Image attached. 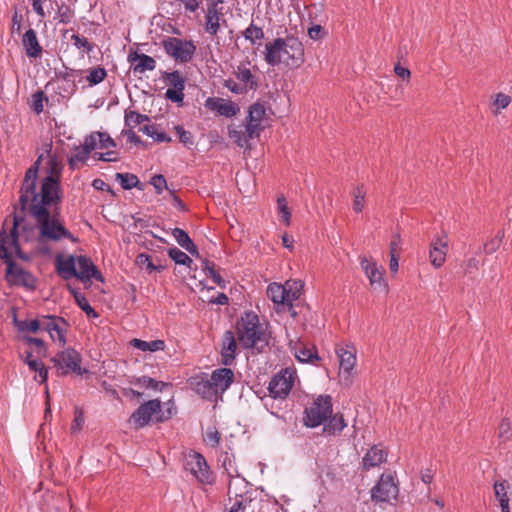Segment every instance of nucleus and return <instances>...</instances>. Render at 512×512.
Instances as JSON below:
<instances>
[{
  "label": "nucleus",
  "mask_w": 512,
  "mask_h": 512,
  "mask_svg": "<svg viewBox=\"0 0 512 512\" xmlns=\"http://www.w3.org/2000/svg\"><path fill=\"white\" fill-rule=\"evenodd\" d=\"M40 157L25 173L20 190V204L24 211H28L35 219L38 229V240L36 249L43 254L50 253L47 243H59L63 239L76 243L78 239L65 227L59 213L55 210L50 212L48 206L57 204L59 187L53 177L47 178L40 192H36V180L38 174V163Z\"/></svg>",
  "instance_id": "1"
},
{
  "label": "nucleus",
  "mask_w": 512,
  "mask_h": 512,
  "mask_svg": "<svg viewBox=\"0 0 512 512\" xmlns=\"http://www.w3.org/2000/svg\"><path fill=\"white\" fill-rule=\"evenodd\" d=\"M18 222L15 218L13 227L9 234L4 230L0 233V258L7 264V280L17 286H24L27 289L33 290L36 287V280L34 276L23 269L20 265L15 264L11 257L10 251L14 250L19 258L27 259L21 251V241L28 242V235L24 228L21 233L18 232Z\"/></svg>",
  "instance_id": "2"
},
{
  "label": "nucleus",
  "mask_w": 512,
  "mask_h": 512,
  "mask_svg": "<svg viewBox=\"0 0 512 512\" xmlns=\"http://www.w3.org/2000/svg\"><path fill=\"white\" fill-rule=\"evenodd\" d=\"M332 398L329 395L318 396L305 408L303 422L310 428L323 425V432L327 435L339 434L346 423L342 414H332Z\"/></svg>",
  "instance_id": "3"
},
{
  "label": "nucleus",
  "mask_w": 512,
  "mask_h": 512,
  "mask_svg": "<svg viewBox=\"0 0 512 512\" xmlns=\"http://www.w3.org/2000/svg\"><path fill=\"white\" fill-rule=\"evenodd\" d=\"M264 59L270 66L281 64L289 68H298L304 63L302 42L293 36L276 38L265 44Z\"/></svg>",
  "instance_id": "4"
},
{
  "label": "nucleus",
  "mask_w": 512,
  "mask_h": 512,
  "mask_svg": "<svg viewBox=\"0 0 512 512\" xmlns=\"http://www.w3.org/2000/svg\"><path fill=\"white\" fill-rule=\"evenodd\" d=\"M237 334L240 343L247 347H256L265 343V330L259 322V317L253 313H245L237 324Z\"/></svg>",
  "instance_id": "5"
},
{
  "label": "nucleus",
  "mask_w": 512,
  "mask_h": 512,
  "mask_svg": "<svg viewBox=\"0 0 512 512\" xmlns=\"http://www.w3.org/2000/svg\"><path fill=\"white\" fill-rule=\"evenodd\" d=\"M165 53L177 62L187 63L192 60L196 45L192 40L168 37L162 41Z\"/></svg>",
  "instance_id": "6"
},
{
  "label": "nucleus",
  "mask_w": 512,
  "mask_h": 512,
  "mask_svg": "<svg viewBox=\"0 0 512 512\" xmlns=\"http://www.w3.org/2000/svg\"><path fill=\"white\" fill-rule=\"evenodd\" d=\"M399 494V485L395 473H383L371 490V498L376 502H389Z\"/></svg>",
  "instance_id": "7"
},
{
  "label": "nucleus",
  "mask_w": 512,
  "mask_h": 512,
  "mask_svg": "<svg viewBox=\"0 0 512 512\" xmlns=\"http://www.w3.org/2000/svg\"><path fill=\"white\" fill-rule=\"evenodd\" d=\"M51 361L54 363V366L61 375H66L70 372H74L79 375L83 374L80 367L81 356L75 349L68 348L58 352Z\"/></svg>",
  "instance_id": "8"
},
{
  "label": "nucleus",
  "mask_w": 512,
  "mask_h": 512,
  "mask_svg": "<svg viewBox=\"0 0 512 512\" xmlns=\"http://www.w3.org/2000/svg\"><path fill=\"white\" fill-rule=\"evenodd\" d=\"M185 469L201 484H212L214 476L205 458L196 452L189 454L185 461Z\"/></svg>",
  "instance_id": "9"
},
{
  "label": "nucleus",
  "mask_w": 512,
  "mask_h": 512,
  "mask_svg": "<svg viewBox=\"0 0 512 512\" xmlns=\"http://www.w3.org/2000/svg\"><path fill=\"white\" fill-rule=\"evenodd\" d=\"M296 372L293 369L286 368L276 374L269 383V392L273 398L284 399L290 393Z\"/></svg>",
  "instance_id": "10"
},
{
  "label": "nucleus",
  "mask_w": 512,
  "mask_h": 512,
  "mask_svg": "<svg viewBox=\"0 0 512 512\" xmlns=\"http://www.w3.org/2000/svg\"><path fill=\"white\" fill-rule=\"evenodd\" d=\"M360 266L369 279L370 286L377 291L387 292L388 284L383 277L384 270L372 258L360 257Z\"/></svg>",
  "instance_id": "11"
},
{
  "label": "nucleus",
  "mask_w": 512,
  "mask_h": 512,
  "mask_svg": "<svg viewBox=\"0 0 512 512\" xmlns=\"http://www.w3.org/2000/svg\"><path fill=\"white\" fill-rule=\"evenodd\" d=\"M161 411V402L158 399L149 400L140 405L131 415L130 422L136 429L146 426L152 416Z\"/></svg>",
  "instance_id": "12"
},
{
  "label": "nucleus",
  "mask_w": 512,
  "mask_h": 512,
  "mask_svg": "<svg viewBox=\"0 0 512 512\" xmlns=\"http://www.w3.org/2000/svg\"><path fill=\"white\" fill-rule=\"evenodd\" d=\"M336 354L339 359L340 376L350 381L351 373L356 364V349L352 345H339L336 347Z\"/></svg>",
  "instance_id": "13"
},
{
  "label": "nucleus",
  "mask_w": 512,
  "mask_h": 512,
  "mask_svg": "<svg viewBox=\"0 0 512 512\" xmlns=\"http://www.w3.org/2000/svg\"><path fill=\"white\" fill-rule=\"evenodd\" d=\"M266 117V108L264 104L256 102L249 107L248 115L245 119V125L247 126L248 134L250 136H260V132L263 130V121Z\"/></svg>",
  "instance_id": "14"
},
{
  "label": "nucleus",
  "mask_w": 512,
  "mask_h": 512,
  "mask_svg": "<svg viewBox=\"0 0 512 512\" xmlns=\"http://www.w3.org/2000/svg\"><path fill=\"white\" fill-rule=\"evenodd\" d=\"M68 328V323L65 319L56 316H43L42 330L48 332L53 341H59L63 346L66 342L65 333Z\"/></svg>",
  "instance_id": "15"
},
{
  "label": "nucleus",
  "mask_w": 512,
  "mask_h": 512,
  "mask_svg": "<svg viewBox=\"0 0 512 512\" xmlns=\"http://www.w3.org/2000/svg\"><path fill=\"white\" fill-rule=\"evenodd\" d=\"M447 252L448 239L445 234L436 236L431 240L429 248V260L435 269L443 266L446 261Z\"/></svg>",
  "instance_id": "16"
},
{
  "label": "nucleus",
  "mask_w": 512,
  "mask_h": 512,
  "mask_svg": "<svg viewBox=\"0 0 512 512\" xmlns=\"http://www.w3.org/2000/svg\"><path fill=\"white\" fill-rule=\"evenodd\" d=\"M223 7H206L205 9V31L211 36H216L221 26H227Z\"/></svg>",
  "instance_id": "17"
},
{
  "label": "nucleus",
  "mask_w": 512,
  "mask_h": 512,
  "mask_svg": "<svg viewBox=\"0 0 512 512\" xmlns=\"http://www.w3.org/2000/svg\"><path fill=\"white\" fill-rule=\"evenodd\" d=\"M81 282L86 283L92 278L103 282V277L93 262L86 256H77L76 275Z\"/></svg>",
  "instance_id": "18"
},
{
  "label": "nucleus",
  "mask_w": 512,
  "mask_h": 512,
  "mask_svg": "<svg viewBox=\"0 0 512 512\" xmlns=\"http://www.w3.org/2000/svg\"><path fill=\"white\" fill-rule=\"evenodd\" d=\"M205 106L225 117H233L240 111V108L236 103L223 98H208Z\"/></svg>",
  "instance_id": "19"
},
{
  "label": "nucleus",
  "mask_w": 512,
  "mask_h": 512,
  "mask_svg": "<svg viewBox=\"0 0 512 512\" xmlns=\"http://www.w3.org/2000/svg\"><path fill=\"white\" fill-rule=\"evenodd\" d=\"M236 79L248 90H256L258 87L257 76L250 68V62H240L233 70Z\"/></svg>",
  "instance_id": "20"
},
{
  "label": "nucleus",
  "mask_w": 512,
  "mask_h": 512,
  "mask_svg": "<svg viewBox=\"0 0 512 512\" xmlns=\"http://www.w3.org/2000/svg\"><path fill=\"white\" fill-rule=\"evenodd\" d=\"M234 372L230 368H219L212 372L210 382L218 394H223L233 383Z\"/></svg>",
  "instance_id": "21"
},
{
  "label": "nucleus",
  "mask_w": 512,
  "mask_h": 512,
  "mask_svg": "<svg viewBox=\"0 0 512 512\" xmlns=\"http://www.w3.org/2000/svg\"><path fill=\"white\" fill-rule=\"evenodd\" d=\"M388 452L381 445H374L364 454L362 458L363 469L369 470L380 466L387 461Z\"/></svg>",
  "instance_id": "22"
},
{
  "label": "nucleus",
  "mask_w": 512,
  "mask_h": 512,
  "mask_svg": "<svg viewBox=\"0 0 512 512\" xmlns=\"http://www.w3.org/2000/svg\"><path fill=\"white\" fill-rule=\"evenodd\" d=\"M128 61L131 63L135 74H143L146 71L154 70L156 67V61L153 57L137 52L130 53L128 55Z\"/></svg>",
  "instance_id": "23"
},
{
  "label": "nucleus",
  "mask_w": 512,
  "mask_h": 512,
  "mask_svg": "<svg viewBox=\"0 0 512 512\" xmlns=\"http://www.w3.org/2000/svg\"><path fill=\"white\" fill-rule=\"evenodd\" d=\"M22 45L29 58H40L43 48L40 45L34 29L27 30L22 37Z\"/></svg>",
  "instance_id": "24"
},
{
  "label": "nucleus",
  "mask_w": 512,
  "mask_h": 512,
  "mask_svg": "<svg viewBox=\"0 0 512 512\" xmlns=\"http://www.w3.org/2000/svg\"><path fill=\"white\" fill-rule=\"evenodd\" d=\"M237 349V343L234 337L233 332L226 331L222 336V349H221V358L222 363L226 366H229L233 363L235 359V353Z\"/></svg>",
  "instance_id": "25"
},
{
  "label": "nucleus",
  "mask_w": 512,
  "mask_h": 512,
  "mask_svg": "<svg viewBox=\"0 0 512 512\" xmlns=\"http://www.w3.org/2000/svg\"><path fill=\"white\" fill-rule=\"evenodd\" d=\"M93 151L92 142H87L84 139V142L81 146H77L74 149V152L68 158V165L72 170H75L79 167V164H84L88 158L90 153Z\"/></svg>",
  "instance_id": "26"
},
{
  "label": "nucleus",
  "mask_w": 512,
  "mask_h": 512,
  "mask_svg": "<svg viewBox=\"0 0 512 512\" xmlns=\"http://www.w3.org/2000/svg\"><path fill=\"white\" fill-rule=\"evenodd\" d=\"M56 268L59 275H61L64 279H70L71 277H75L76 275V265H77V257L75 256H57L56 257Z\"/></svg>",
  "instance_id": "27"
},
{
  "label": "nucleus",
  "mask_w": 512,
  "mask_h": 512,
  "mask_svg": "<svg viewBox=\"0 0 512 512\" xmlns=\"http://www.w3.org/2000/svg\"><path fill=\"white\" fill-rule=\"evenodd\" d=\"M228 136H229V138H231L234 141V143L238 147L245 148V149L250 148V144H249L250 140L258 137V136H250V134H248L246 125H245L244 129L241 126L230 125L228 127Z\"/></svg>",
  "instance_id": "28"
},
{
  "label": "nucleus",
  "mask_w": 512,
  "mask_h": 512,
  "mask_svg": "<svg viewBox=\"0 0 512 512\" xmlns=\"http://www.w3.org/2000/svg\"><path fill=\"white\" fill-rule=\"evenodd\" d=\"M291 348L294 351V355L299 362L312 363L315 360L319 359L317 350L314 346L309 347L308 345L302 342H298L295 343Z\"/></svg>",
  "instance_id": "29"
},
{
  "label": "nucleus",
  "mask_w": 512,
  "mask_h": 512,
  "mask_svg": "<svg viewBox=\"0 0 512 512\" xmlns=\"http://www.w3.org/2000/svg\"><path fill=\"white\" fill-rule=\"evenodd\" d=\"M85 140L92 142L93 151L95 149H109L116 146L114 139L106 132H92L85 137Z\"/></svg>",
  "instance_id": "30"
},
{
  "label": "nucleus",
  "mask_w": 512,
  "mask_h": 512,
  "mask_svg": "<svg viewBox=\"0 0 512 512\" xmlns=\"http://www.w3.org/2000/svg\"><path fill=\"white\" fill-rule=\"evenodd\" d=\"M172 235L175 238L176 242L188 251L190 254L198 256V249L196 245L193 243L189 235L180 228H175L172 231Z\"/></svg>",
  "instance_id": "31"
},
{
  "label": "nucleus",
  "mask_w": 512,
  "mask_h": 512,
  "mask_svg": "<svg viewBox=\"0 0 512 512\" xmlns=\"http://www.w3.org/2000/svg\"><path fill=\"white\" fill-rule=\"evenodd\" d=\"M267 296L278 305H285L287 299V287L278 283H271L267 287Z\"/></svg>",
  "instance_id": "32"
},
{
  "label": "nucleus",
  "mask_w": 512,
  "mask_h": 512,
  "mask_svg": "<svg viewBox=\"0 0 512 512\" xmlns=\"http://www.w3.org/2000/svg\"><path fill=\"white\" fill-rule=\"evenodd\" d=\"M195 391L202 398L210 401L217 400V397L219 395L217 391L214 389L212 383L210 382V378L201 379L200 381H198L195 385Z\"/></svg>",
  "instance_id": "33"
},
{
  "label": "nucleus",
  "mask_w": 512,
  "mask_h": 512,
  "mask_svg": "<svg viewBox=\"0 0 512 512\" xmlns=\"http://www.w3.org/2000/svg\"><path fill=\"white\" fill-rule=\"evenodd\" d=\"M130 344L141 351H150V352H156V351H162L165 348V342L163 340H153V341H144L141 339H132L130 341Z\"/></svg>",
  "instance_id": "34"
},
{
  "label": "nucleus",
  "mask_w": 512,
  "mask_h": 512,
  "mask_svg": "<svg viewBox=\"0 0 512 512\" xmlns=\"http://www.w3.org/2000/svg\"><path fill=\"white\" fill-rule=\"evenodd\" d=\"M508 485L506 481L496 482L494 484V494L496 499L499 501L502 512H510L509 497L507 495Z\"/></svg>",
  "instance_id": "35"
},
{
  "label": "nucleus",
  "mask_w": 512,
  "mask_h": 512,
  "mask_svg": "<svg viewBox=\"0 0 512 512\" xmlns=\"http://www.w3.org/2000/svg\"><path fill=\"white\" fill-rule=\"evenodd\" d=\"M67 289L73 295L77 305L87 314L88 317H98V314L91 307L89 301L82 293L78 292L75 288L71 287L70 285L67 286Z\"/></svg>",
  "instance_id": "36"
},
{
  "label": "nucleus",
  "mask_w": 512,
  "mask_h": 512,
  "mask_svg": "<svg viewBox=\"0 0 512 512\" xmlns=\"http://www.w3.org/2000/svg\"><path fill=\"white\" fill-rule=\"evenodd\" d=\"M203 271L205 272L206 276L210 277L212 281L219 287L225 288L226 282L222 278V276L219 274V272L215 269V264L213 262H210L208 260H204L202 264Z\"/></svg>",
  "instance_id": "37"
},
{
  "label": "nucleus",
  "mask_w": 512,
  "mask_h": 512,
  "mask_svg": "<svg viewBox=\"0 0 512 512\" xmlns=\"http://www.w3.org/2000/svg\"><path fill=\"white\" fill-rule=\"evenodd\" d=\"M130 383L139 385L141 387L149 388L155 391L162 390L163 387L167 386L165 382L157 381L148 376H142L131 380Z\"/></svg>",
  "instance_id": "38"
},
{
  "label": "nucleus",
  "mask_w": 512,
  "mask_h": 512,
  "mask_svg": "<svg viewBox=\"0 0 512 512\" xmlns=\"http://www.w3.org/2000/svg\"><path fill=\"white\" fill-rule=\"evenodd\" d=\"M15 324L19 331L24 332H32L36 333L37 331L42 329L43 324V316L37 319L32 320H24V321H15Z\"/></svg>",
  "instance_id": "39"
},
{
  "label": "nucleus",
  "mask_w": 512,
  "mask_h": 512,
  "mask_svg": "<svg viewBox=\"0 0 512 512\" xmlns=\"http://www.w3.org/2000/svg\"><path fill=\"white\" fill-rule=\"evenodd\" d=\"M164 80L171 89L184 90L185 88V79L179 71L165 73Z\"/></svg>",
  "instance_id": "40"
},
{
  "label": "nucleus",
  "mask_w": 512,
  "mask_h": 512,
  "mask_svg": "<svg viewBox=\"0 0 512 512\" xmlns=\"http://www.w3.org/2000/svg\"><path fill=\"white\" fill-rule=\"evenodd\" d=\"M146 121H149V117L147 115L140 114L132 110L125 112V125L129 129H134L135 127Z\"/></svg>",
  "instance_id": "41"
},
{
  "label": "nucleus",
  "mask_w": 512,
  "mask_h": 512,
  "mask_svg": "<svg viewBox=\"0 0 512 512\" xmlns=\"http://www.w3.org/2000/svg\"><path fill=\"white\" fill-rule=\"evenodd\" d=\"M353 210L356 213L362 212L364 208V201L366 196V190L363 185H357L354 187L353 192Z\"/></svg>",
  "instance_id": "42"
},
{
  "label": "nucleus",
  "mask_w": 512,
  "mask_h": 512,
  "mask_svg": "<svg viewBox=\"0 0 512 512\" xmlns=\"http://www.w3.org/2000/svg\"><path fill=\"white\" fill-rule=\"evenodd\" d=\"M135 263L140 268H145L148 273H152L154 271H160L163 269L162 265H155L148 254L141 253L137 255Z\"/></svg>",
  "instance_id": "43"
},
{
  "label": "nucleus",
  "mask_w": 512,
  "mask_h": 512,
  "mask_svg": "<svg viewBox=\"0 0 512 512\" xmlns=\"http://www.w3.org/2000/svg\"><path fill=\"white\" fill-rule=\"evenodd\" d=\"M277 210L280 221L284 223L285 226H289L291 222V212L284 196L277 198Z\"/></svg>",
  "instance_id": "44"
},
{
  "label": "nucleus",
  "mask_w": 512,
  "mask_h": 512,
  "mask_svg": "<svg viewBox=\"0 0 512 512\" xmlns=\"http://www.w3.org/2000/svg\"><path fill=\"white\" fill-rule=\"evenodd\" d=\"M107 76V72L103 67H93L87 70L86 80L91 86L101 83Z\"/></svg>",
  "instance_id": "45"
},
{
  "label": "nucleus",
  "mask_w": 512,
  "mask_h": 512,
  "mask_svg": "<svg viewBox=\"0 0 512 512\" xmlns=\"http://www.w3.org/2000/svg\"><path fill=\"white\" fill-rule=\"evenodd\" d=\"M24 362L28 365L29 369L37 372L39 377V382L44 383L48 378V370L44 366L43 362L35 359V360H24Z\"/></svg>",
  "instance_id": "46"
},
{
  "label": "nucleus",
  "mask_w": 512,
  "mask_h": 512,
  "mask_svg": "<svg viewBox=\"0 0 512 512\" xmlns=\"http://www.w3.org/2000/svg\"><path fill=\"white\" fill-rule=\"evenodd\" d=\"M116 180L120 183L124 189H132L139 183V179L136 175L130 173H117Z\"/></svg>",
  "instance_id": "47"
},
{
  "label": "nucleus",
  "mask_w": 512,
  "mask_h": 512,
  "mask_svg": "<svg viewBox=\"0 0 512 512\" xmlns=\"http://www.w3.org/2000/svg\"><path fill=\"white\" fill-rule=\"evenodd\" d=\"M285 285L287 287L286 303L292 306V302L297 300L301 295L302 285L297 281H287Z\"/></svg>",
  "instance_id": "48"
},
{
  "label": "nucleus",
  "mask_w": 512,
  "mask_h": 512,
  "mask_svg": "<svg viewBox=\"0 0 512 512\" xmlns=\"http://www.w3.org/2000/svg\"><path fill=\"white\" fill-rule=\"evenodd\" d=\"M168 255L176 264L190 266L192 263V259L177 247L170 248L168 250Z\"/></svg>",
  "instance_id": "49"
},
{
  "label": "nucleus",
  "mask_w": 512,
  "mask_h": 512,
  "mask_svg": "<svg viewBox=\"0 0 512 512\" xmlns=\"http://www.w3.org/2000/svg\"><path fill=\"white\" fill-rule=\"evenodd\" d=\"M243 36L246 40L254 44L257 40L264 38V32L262 28L254 24H250L243 32Z\"/></svg>",
  "instance_id": "50"
},
{
  "label": "nucleus",
  "mask_w": 512,
  "mask_h": 512,
  "mask_svg": "<svg viewBox=\"0 0 512 512\" xmlns=\"http://www.w3.org/2000/svg\"><path fill=\"white\" fill-rule=\"evenodd\" d=\"M511 103V97L504 93H497L493 100V113L499 114L500 110L505 109Z\"/></svg>",
  "instance_id": "51"
},
{
  "label": "nucleus",
  "mask_w": 512,
  "mask_h": 512,
  "mask_svg": "<svg viewBox=\"0 0 512 512\" xmlns=\"http://www.w3.org/2000/svg\"><path fill=\"white\" fill-rule=\"evenodd\" d=\"M71 40L77 49L82 50L87 54H89L94 48L92 43H90L85 37L78 34H73L71 36Z\"/></svg>",
  "instance_id": "52"
},
{
  "label": "nucleus",
  "mask_w": 512,
  "mask_h": 512,
  "mask_svg": "<svg viewBox=\"0 0 512 512\" xmlns=\"http://www.w3.org/2000/svg\"><path fill=\"white\" fill-rule=\"evenodd\" d=\"M224 86L235 94H243L249 91L245 86H243L239 81L236 82L233 79H227L224 82Z\"/></svg>",
  "instance_id": "53"
},
{
  "label": "nucleus",
  "mask_w": 512,
  "mask_h": 512,
  "mask_svg": "<svg viewBox=\"0 0 512 512\" xmlns=\"http://www.w3.org/2000/svg\"><path fill=\"white\" fill-rule=\"evenodd\" d=\"M175 130L181 143L188 147L193 145V136L189 131H186L181 126H176Z\"/></svg>",
  "instance_id": "54"
},
{
  "label": "nucleus",
  "mask_w": 512,
  "mask_h": 512,
  "mask_svg": "<svg viewBox=\"0 0 512 512\" xmlns=\"http://www.w3.org/2000/svg\"><path fill=\"white\" fill-rule=\"evenodd\" d=\"M45 95L42 91H38L32 95V105L31 108L37 114H40L43 111V101Z\"/></svg>",
  "instance_id": "55"
},
{
  "label": "nucleus",
  "mask_w": 512,
  "mask_h": 512,
  "mask_svg": "<svg viewBox=\"0 0 512 512\" xmlns=\"http://www.w3.org/2000/svg\"><path fill=\"white\" fill-rule=\"evenodd\" d=\"M49 164H50V175L45 177L42 182H41V186L43 185L44 181L47 179V178H50V177H53V179L57 182L58 184V187L60 188L59 186V177H60V172H61V168L59 167L56 159L54 158H51L50 161H49Z\"/></svg>",
  "instance_id": "56"
},
{
  "label": "nucleus",
  "mask_w": 512,
  "mask_h": 512,
  "mask_svg": "<svg viewBox=\"0 0 512 512\" xmlns=\"http://www.w3.org/2000/svg\"><path fill=\"white\" fill-rule=\"evenodd\" d=\"M151 185L155 188L157 194H161L164 189H168L166 179L163 175H155L151 178Z\"/></svg>",
  "instance_id": "57"
},
{
  "label": "nucleus",
  "mask_w": 512,
  "mask_h": 512,
  "mask_svg": "<svg viewBox=\"0 0 512 512\" xmlns=\"http://www.w3.org/2000/svg\"><path fill=\"white\" fill-rule=\"evenodd\" d=\"M84 424V414L80 409L75 410V416L73 419V422L71 424V432L72 433H78Z\"/></svg>",
  "instance_id": "58"
},
{
  "label": "nucleus",
  "mask_w": 512,
  "mask_h": 512,
  "mask_svg": "<svg viewBox=\"0 0 512 512\" xmlns=\"http://www.w3.org/2000/svg\"><path fill=\"white\" fill-rule=\"evenodd\" d=\"M72 16L73 13L69 6L63 5L58 9L57 18L59 22L67 24L71 21Z\"/></svg>",
  "instance_id": "59"
},
{
  "label": "nucleus",
  "mask_w": 512,
  "mask_h": 512,
  "mask_svg": "<svg viewBox=\"0 0 512 512\" xmlns=\"http://www.w3.org/2000/svg\"><path fill=\"white\" fill-rule=\"evenodd\" d=\"M184 90H177V89H171L168 88L166 90L165 96L167 99L171 100L175 103H182L184 99Z\"/></svg>",
  "instance_id": "60"
},
{
  "label": "nucleus",
  "mask_w": 512,
  "mask_h": 512,
  "mask_svg": "<svg viewBox=\"0 0 512 512\" xmlns=\"http://www.w3.org/2000/svg\"><path fill=\"white\" fill-rule=\"evenodd\" d=\"M221 439L220 433L216 429H210L206 432L205 441L212 447L218 446Z\"/></svg>",
  "instance_id": "61"
},
{
  "label": "nucleus",
  "mask_w": 512,
  "mask_h": 512,
  "mask_svg": "<svg viewBox=\"0 0 512 512\" xmlns=\"http://www.w3.org/2000/svg\"><path fill=\"white\" fill-rule=\"evenodd\" d=\"M52 0H32L33 10L37 13V15L43 19L46 16V12L44 10V6L47 2L51 3Z\"/></svg>",
  "instance_id": "62"
},
{
  "label": "nucleus",
  "mask_w": 512,
  "mask_h": 512,
  "mask_svg": "<svg viewBox=\"0 0 512 512\" xmlns=\"http://www.w3.org/2000/svg\"><path fill=\"white\" fill-rule=\"evenodd\" d=\"M478 268H479V260L476 257H471L465 263L464 272L467 275L473 274L474 272H476L478 270Z\"/></svg>",
  "instance_id": "63"
},
{
  "label": "nucleus",
  "mask_w": 512,
  "mask_h": 512,
  "mask_svg": "<svg viewBox=\"0 0 512 512\" xmlns=\"http://www.w3.org/2000/svg\"><path fill=\"white\" fill-rule=\"evenodd\" d=\"M501 244V237H495L484 244V251L487 254L495 252Z\"/></svg>",
  "instance_id": "64"
}]
</instances>
